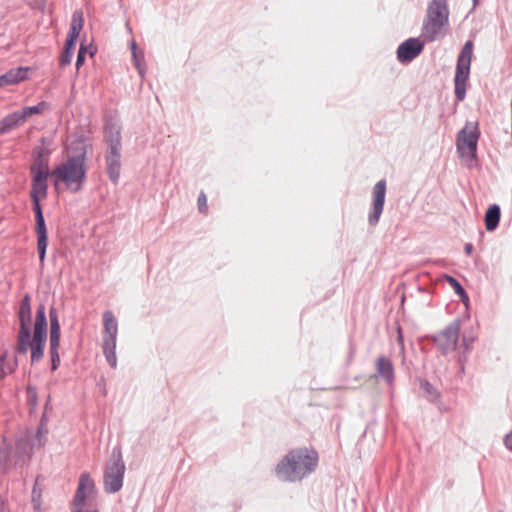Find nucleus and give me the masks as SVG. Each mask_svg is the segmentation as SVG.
<instances>
[{
    "mask_svg": "<svg viewBox=\"0 0 512 512\" xmlns=\"http://www.w3.org/2000/svg\"><path fill=\"white\" fill-rule=\"evenodd\" d=\"M75 152L73 155H68L67 159L51 172L54 186L57 188L62 183L72 193L82 189L87 174L85 145L79 143Z\"/></svg>",
    "mask_w": 512,
    "mask_h": 512,
    "instance_id": "obj_1",
    "label": "nucleus"
},
{
    "mask_svg": "<svg viewBox=\"0 0 512 512\" xmlns=\"http://www.w3.org/2000/svg\"><path fill=\"white\" fill-rule=\"evenodd\" d=\"M318 453L307 448L291 450L276 466L279 479L288 482L301 481L317 467Z\"/></svg>",
    "mask_w": 512,
    "mask_h": 512,
    "instance_id": "obj_2",
    "label": "nucleus"
},
{
    "mask_svg": "<svg viewBox=\"0 0 512 512\" xmlns=\"http://www.w3.org/2000/svg\"><path fill=\"white\" fill-rule=\"evenodd\" d=\"M48 178L49 177H41L40 174L32 176L30 191V197L33 202V211L35 213L36 221L35 232L37 236V250L41 265H44L45 262L46 250L48 246V235L40 201L47 197Z\"/></svg>",
    "mask_w": 512,
    "mask_h": 512,
    "instance_id": "obj_3",
    "label": "nucleus"
},
{
    "mask_svg": "<svg viewBox=\"0 0 512 512\" xmlns=\"http://www.w3.org/2000/svg\"><path fill=\"white\" fill-rule=\"evenodd\" d=\"M104 141L107 145L105 154L109 179L117 184L121 170V125L117 120L108 119L104 125Z\"/></svg>",
    "mask_w": 512,
    "mask_h": 512,
    "instance_id": "obj_4",
    "label": "nucleus"
},
{
    "mask_svg": "<svg viewBox=\"0 0 512 512\" xmlns=\"http://www.w3.org/2000/svg\"><path fill=\"white\" fill-rule=\"evenodd\" d=\"M125 463L119 448L112 450L111 456L106 463L103 473V488L108 494H114L121 490L123 486Z\"/></svg>",
    "mask_w": 512,
    "mask_h": 512,
    "instance_id": "obj_5",
    "label": "nucleus"
},
{
    "mask_svg": "<svg viewBox=\"0 0 512 512\" xmlns=\"http://www.w3.org/2000/svg\"><path fill=\"white\" fill-rule=\"evenodd\" d=\"M473 56V42L468 40L462 47L456 64L454 77L455 97L458 101H463L466 96V82L470 75V66Z\"/></svg>",
    "mask_w": 512,
    "mask_h": 512,
    "instance_id": "obj_6",
    "label": "nucleus"
},
{
    "mask_svg": "<svg viewBox=\"0 0 512 512\" xmlns=\"http://www.w3.org/2000/svg\"><path fill=\"white\" fill-rule=\"evenodd\" d=\"M47 338L46 309L43 304L39 305L36 311L33 337L29 333L28 349L31 348V361L37 362L43 357L44 347Z\"/></svg>",
    "mask_w": 512,
    "mask_h": 512,
    "instance_id": "obj_7",
    "label": "nucleus"
},
{
    "mask_svg": "<svg viewBox=\"0 0 512 512\" xmlns=\"http://www.w3.org/2000/svg\"><path fill=\"white\" fill-rule=\"evenodd\" d=\"M480 131L477 122H467L458 132L456 149L461 158L474 160L477 156V144Z\"/></svg>",
    "mask_w": 512,
    "mask_h": 512,
    "instance_id": "obj_8",
    "label": "nucleus"
},
{
    "mask_svg": "<svg viewBox=\"0 0 512 512\" xmlns=\"http://www.w3.org/2000/svg\"><path fill=\"white\" fill-rule=\"evenodd\" d=\"M104 336L102 349L105 358L112 368L117 366L116 341L118 334V324L111 311L103 313Z\"/></svg>",
    "mask_w": 512,
    "mask_h": 512,
    "instance_id": "obj_9",
    "label": "nucleus"
},
{
    "mask_svg": "<svg viewBox=\"0 0 512 512\" xmlns=\"http://www.w3.org/2000/svg\"><path fill=\"white\" fill-rule=\"evenodd\" d=\"M32 320V310L30 304V296L25 295L20 303L19 308V321L20 329L18 332L17 339V352L20 354H26L28 352V340L30 332V324Z\"/></svg>",
    "mask_w": 512,
    "mask_h": 512,
    "instance_id": "obj_10",
    "label": "nucleus"
},
{
    "mask_svg": "<svg viewBox=\"0 0 512 512\" xmlns=\"http://www.w3.org/2000/svg\"><path fill=\"white\" fill-rule=\"evenodd\" d=\"M460 332V322L454 320L445 329L433 337L436 346L443 352L449 353L456 349Z\"/></svg>",
    "mask_w": 512,
    "mask_h": 512,
    "instance_id": "obj_11",
    "label": "nucleus"
},
{
    "mask_svg": "<svg viewBox=\"0 0 512 512\" xmlns=\"http://www.w3.org/2000/svg\"><path fill=\"white\" fill-rule=\"evenodd\" d=\"M50 317V354L51 368L55 371L60 365V356L58 349L60 346L61 329L58 320V314L54 308L49 312Z\"/></svg>",
    "mask_w": 512,
    "mask_h": 512,
    "instance_id": "obj_12",
    "label": "nucleus"
},
{
    "mask_svg": "<svg viewBox=\"0 0 512 512\" xmlns=\"http://www.w3.org/2000/svg\"><path fill=\"white\" fill-rule=\"evenodd\" d=\"M385 196L386 181L382 179L374 185L372 191V207L368 217V221L371 226L377 225L380 220L381 214L384 209Z\"/></svg>",
    "mask_w": 512,
    "mask_h": 512,
    "instance_id": "obj_13",
    "label": "nucleus"
},
{
    "mask_svg": "<svg viewBox=\"0 0 512 512\" xmlns=\"http://www.w3.org/2000/svg\"><path fill=\"white\" fill-rule=\"evenodd\" d=\"M424 49V42L419 38H409L397 48V59L401 63L414 60Z\"/></svg>",
    "mask_w": 512,
    "mask_h": 512,
    "instance_id": "obj_14",
    "label": "nucleus"
},
{
    "mask_svg": "<svg viewBox=\"0 0 512 512\" xmlns=\"http://www.w3.org/2000/svg\"><path fill=\"white\" fill-rule=\"evenodd\" d=\"M95 492V483L90 474L87 472L82 473L73 499L74 507H83L86 500L93 496Z\"/></svg>",
    "mask_w": 512,
    "mask_h": 512,
    "instance_id": "obj_15",
    "label": "nucleus"
},
{
    "mask_svg": "<svg viewBox=\"0 0 512 512\" xmlns=\"http://www.w3.org/2000/svg\"><path fill=\"white\" fill-rule=\"evenodd\" d=\"M426 18L437 21L447 26L449 19V10L446 0H432L428 4Z\"/></svg>",
    "mask_w": 512,
    "mask_h": 512,
    "instance_id": "obj_16",
    "label": "nucleus"
},
{
    "mask_svg": "<svg viewBox=\"0 0 512 512\" xmlns=\"http://www.w3.org/2000/svg\"><path fill=\"white\" fill-rule=\"evenodd\" d=\"M29 67H17L8 70L6 73L0 75V88L16 85L28 79Z\"/></svg>",
    "mask_w": 512,
    "mask_h": 512,
    "instance_id": "obj_17",
    "label": "nucleus"
},
{
    "mask_svg": "<svg viewBox=\"0 0 512 512\" xmlns=\"http://www.w3.org/2000/svg\"><path fill=\"white\" fill-rule=\"evenodd\" d=\"M445 27L446 26L438 23L437 21H434L433 19L430 20L425 17L422 25L421 37L425 42H433L443 36V30Z\"/></svg>",
    "mask_w": 512,
    "mask_h": 512,
    "instance_id": "obj_18",
    "label": "nucleus"
},
{
    "mask_svg": "<svg viewBox=\"0 0 512 512\" xmlns=\"http://www.w3.org/2000/svg\"><path fill=\"white\" fill-rule=\"evenodd\" d=\"M376 372L377 376L382 378L388 385L393 384L395 379L394 366L389 358L385 356L377 358Z\"/></svg>",
    "mask_w": 512,
    "mask_h": 512,
    "instance_id": "obj_19",
    "label": "nucleus"
},
{
    "mask_svg": "<svg viewBox=\"0 0 512 512\" xmlns=\"http://www.w3.org/2000/svg\"><path fill=\"white\" fill-rule=\"evenodd\" d=\"M84 25V18L82 11L76 10L72 15V21L70 25V30L67 36L66 41L69 42V44L74 43L76 44L80 32Z\"/></svg>",
    "mask_w": 512,
    "mask_h": 512,
    "instance_id": "obj_20",
    "label": "nucleus"
},
{
    "mask_svg": "<svg viewBox=\"0 0 512 512\" xmlns=\"http://www.w3.org/2000/svg\"><path fill=\"white\" fill-rule=\"evenodd\" d=\"M23 123L24 122L17 111L6 115L2 120H0V135L9 133Z\"/></svg>",
    "mask_w": 512,
    "mask_h": 512,
    "instance_id": "obj_21",
    "label": "nucleus"
},
{
    "mask_svg": "<svg viewBox=\"0 0 512 512\" xmlns=\"http://www.w3.org/2000/svg\"><path fill=\"white\" fill-rule=\"evenodd\" d=\"M501 210L499 205H491L485 213V226L487 231L495 230L500 221Z\"/></svg>",
    "mask_w": 512,
    "mask_h": 512,
    "instance_id": "obj_22",
    "label": "nucleus"
},
{
    "mask_svg": "<svg viewBox=\"0 0 512 512\" xmlns=\"http://www.w3.org/2000/svg\"><path fill=\"white\" fill-rule=\"evenodd\" d=\"M32 176L40 174L41 177H49L51 173L49 171L48 161L43 158L42 153L38 154V158L35 160L30 168Z\"/></svg>",
    "mask_w": 512,
    "mask_h": 512,
    "instance_id": "obj_23",
    "label": "nucleus"
},
{
    "mask_svg": "<svg viewBox=\"0 0 512 512\" xmlns=\"http://www.w3.org/2000/svg\"><path fill=\"white\" fill-rule=\"evenodd\" d=\"M17 366L15 359L9 360L6 354L0 355V380L14 372Z\"/></svg>",
    "mask_w": 512,
    "mask_h": 512,
    "instance_id": "obj_24",
    "label": "nucleus"
},
{
    "mask_svg": "<svg viewBox=\"0 0 512 512\" xmlns=\"http://www.w3.org/2000/svg\"><path fill=\"white\" fill-rule=\"evenodd\" d=\"M46 107L47 103L45 101H41L35 106H27L17 112L20 114L22 121L25 122L28 117L42 113Z\"/></svg>",
    "mask_w": 512,
    "mask_h": 512,
    "instance_id": "obj_25",
    "label": "nucleus"
},
{
    "mask_svg": "<svg viewBox=\"0 0 512 512\" xmlns=\"http://www.w3.org/2000/svg\"><path fill=\"white\" fill-rule=\"evenodd\" d=\"M75 45L76 44L74 43L69 44V42L66 41L64 50L59 58V64L61 67H65L66 65L70 64L75 50Z\"/></svg>",
    "mask_w": 512,
    "mask_h": 512,
    "instance_id": "obj_26",
    "label": "nucleus"
},
{
    "mask_svg": "<svg viewBox=\"0 0 512 512\" xmlns=\"http://www.w3.org/2000/svg\"><path fill=\"white\" fill-rule=\"evenodd\" d=\"M420 387L425 392L426 397L429 401L434 402L439 398L438 391L427 380H422L420 382Z\"/></svg>",
    "mask_w": 512,
    "mask_h": 512,
    "instance_id": "obj_27",
    "label": "nucleus"
},
{
    "mask_svg": "<svg viewBox=\"0 0 512 512\" xmlns=\"http://www.w3.org/2000/svg\"><path fill=\"white\" fill-rule=\"evenodd\" d=\"M32 505L35 512H42L41 505V492L36 489V487L32 490Z\"/></svg>",
    "mask_w": 512,
    "mask_h": 512,
    "instance_id": "obj_28",
    "label": "nucleus"
},
{
    "mask_svg": "<svg viewBox=\"0 0 512 512\" xmlns=\"http://www.w3.org/2000/svg\"><path fill=\"white\" fill-rule=\"evenodd\" d=\"M132 58H133V61H134V64L139 72V74L141 75V77H143L144 75V69H143V62H144V56L143 54H138V52H134L132 54Z\"/></svg>",
    "mask_w": 512,
    "mask_h": 512,
    "instance_id": "obj_29",
    "label": "nucleus"
},
{
    "mask_svg": "<svg viewBox=\"0 0 512 512\" xmlns=\"http://www.w3.org/2000/svg\"><path fill=\"white\" fill-rule=\"evenodd\" d=\"M446 279L448 283L452 286V288L455 290L456 294L460 296L465 295V290L457 279H455L452 276H446Z\"/></svg>",
    "mask_w": 512,
    "mask_h": 512,
    "instance_id": "obj_30",
    "label": "nucleus"
},
{
    "mask_svg": "<svg viewBox=\"0 0 512 512\" xmlns=\"http://www.w3.org/2000/svg\"><path fill=\"white\" fill-rule=\"evenodd\" d=\"M85 54H86V48L83 45V43L80 46V49L78 51L77 60H76V68L79 69L81 65L85 61Z\"/></svg>",
    "mask_w": 512,
    "mask_h": 512,
    "instance_id": "obj_31",
    "label": "nucleus"
},
{
    "mask_svg": "<svg viewBox=\"0 0 512 512\" xmlns=\"http://www.w3.org/2000/svg\"><path fill=\"white\" fill-rule=\"evenodd\" d=\"M198 208L201 213H207V198L203 192L198 197Z\"/></svg>",
    "mask_w": 512,
    "mask_h": 512,
    "instance_id": "obj_32",
    "label": "nucleus"
},
{
    "mask_svg": "<svg viewBox=\"0 0 512 512\" xmlns=\"http://www.w3.org/2000/svg\"><path fill=\"white\" fill-rule=\"evenodd\" d=\"M505 447L512 452V430L504 438Z\"/></svg>",
    "mask_w": 512,
    "mask_h": 512,
    "instance_id": "obj_33",
    "label": "nucleus"
},
{
    "mask_svg": "<svg viewBox=\"0 0 512 512\" xmlns=\"http://www.w3.org/2000/svg\"><path fill=\"white\" fill-rule=\"evenodd\" d=\"M42 437H43V429L39 428L38 431H37V434H36V438L38 440V445L39 446H42L44 444V442L42 441Z\"/></svg>",
    "mask_w": 512,
    "mask_h": 512,
    "instance_id": "obj_34",
    "label": "nucleus"
},
{
    "mask_svg": "<svg viewBox=\"0 0 512 512\" xmlns=\"http://www.w3.org/2000/svg\"><path fill=\"white\" fill-rule=\"evenodd\" d=\"M24 461V456L19 455L17 459L13 460L12 458L9 459V464L17 465L20 462Z\"/></svg>",
    "mask_w": 512,
    "mask_h": 512,
    "instance_id": "obj_35",
    "label": "nucleus"
},
{
    "mask_svg": "<svg viewBox=\"0 0 512 512\" xmlns=\"http://www.w3.org/2000/svg\"><path fill=\"white\" fill-rule=\"evenodd\" d=\"M25 446V443L21 440L16 443V451L19 452L20 450H23Z\"/></svg>",
    "mask_w": 512,
    "mask_h": 512,
    "instance_id": "obj_36",
    "label": "nucleus"
},
{
    "mask_svg": "<svg viewBox=\"0 0 512 512\" xmlns=\"http://www.w3.org/2000/svg\"><path fill=\"white\" fill-rule=\"evenodd\" d=\"M72 512H98L97 510H84L83 507H75Z\"/></svg>",
    "mask_w": 512,
    "mask_h": 512,
    "instance_id": "obj_37",
    "label": "nucleus"
},
{
    "mask_svg": "<svg viewBox=\"0 0 512 512\" xmlns=\"http://www.w3.org/2000/svg\"><path fill=\"white\" fill-rule=\"evenodd\" d=\"M472 250H473V246H472V244L467 243V244L465 245V252H466V254L470 255V254L472 253Z\"/></svg>",
    "mask_w": 512,
    "mask_h": 512,
    "instance_id": "obj_38",
    "label": "nucleus"
},
{
    "mask_svg": "<svg viewBox=\"0 0 512 512\" xmlns=\"http://www.w3.org/2000/svg\"><path fill=\"white\" fill-rule=\"evenodd\" d=\"M131 52H132V54H133L134 52H137V45H136V42H135V41H132V42H131Z\"/></svg>",
    "mask_w": 512,
    "mask_h": 512,
    "instance_id": "obj_39",
    "label": "nucleus"
},
{
    "mask_svg": "<svg viewBox=\"0 0 512 512\" xmlns=\"http://www.w3.org/2000/svg\"><path fill=\"white\" fill-rule=\"evenodd\" d=\"M398 340H399V343L401 344V346H403V337H402V334H401V330H400V329H399Z\"/></svg>",
    "mask_w": 512,
    "mask_h": 512,
    "instance_id": "obj_40",
    "label": "nucleus"
},
{
    "mask_svg": "<svg viewBox=\"0 0 512 512\" xmlns=\"http://www.w3.org/2000/svg\"><path fill=\"white\" fill-rule=\"evenodd\" d=\"M0 512H6V509H5V506H4L3 502L0 503Z\"/></svg>",
    "mask_w": 512,
    "mask_h": 512,
    "instance_id": "obj_41",
    "label": "nucleus"
},
{
    "mask_svg": "<svg viewBox=\"0 0 512 512\" xmlns=\"http://www.w3.org/2000/svg\"><path fill=\"white\" fill-rule=\"evenodd\" d=\"M473 2H474V5H476V4H477V2H478V0H473Z\"/></svg>",
    "mask_w": 512,
    "mask_h": 512,
    "instance_id": "obj_42",
    "label": "nucleus"
}]
</instances>
